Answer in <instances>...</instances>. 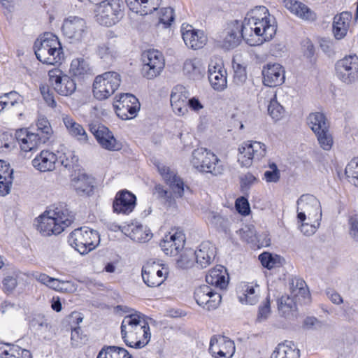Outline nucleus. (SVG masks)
<instances>
[{
  "instance_id": "f257e3e1",
  "label": "nucleus",
  "mask_w": 358,
  "mask_h": 358,
  "mask_svg": "<svg viewBox=\"0 0 358 358\" xmlns=\"http://www.w3.org/2000/svg\"><path fill=\"white\" fill-rule=\"evenodd\" d=\"M246 36V43L256 46L268 41L275 36L277 27L274 18L264 6L251 9L242 22Z\"/></svg>"
},
{
  "instance_id": "f03ea898",
  "label": "nucleus",
  "mask_w": 358,
  "mask_h": 358,
  "mask_svg": "<svg viewBox=\"0 0 358 358\" xmlns=\"http://www.w3.org/2000/svg\"><path fill=\"white\" fill-rule=\"evenodd\" d=\"M124 312L129 313L121 324V335L127 346L136 349L145 346L150 338V327L146 317L141 313L125 307Z\"/></svg>"
},
{
  "instance_id": "7ed1b4c3",
  "label": "nucleus",
  "mask_w": 358,
  "mask_h": 358,
  "mask_svg": "<svg viewBox=\"0 0 358 358\" xmlns=\"http://www.w3.org/2000/svg\"><path fill=\"white\" fill-rule=\"evenodd\" d=\"M72 212L59 206L45 210L37 220V230L44 236L57 235L74 221Z\"/></svg>"
},
{
  "instance_id": "20e7f679",
  "label": "nucleus",
  "mask_w": 358,
  "mask_h": 358,
  "mask_svg": "<svg viewBox=\"0 0 358 358\" xmlns=\"http://www.w3.org/2000/svg\"><path fill=\"white\" fill-rule=\"evenodd\" d=\"M34 49L36 58L41 62L51 65L61 63L63 51L61 43L55 35L45 33L36 39Z\"/></svg>"
},
{
  "instance_id": "39448f33",
  "label": "nucleus",
  "mask_w": 358,
  "mask_h": 358,
  "mask_svg": "<svg viewBox=\"0 0 358 358\" xmlns=\"http://www.w3.org/2000/svg\"><path fill=\"white\" fill-rule=\"evenodd\" d=\"M191 163L199 171L215 176L222 174L224 171V166L217 155L202 148L193 151Z\"/></svg>"
},
{
  "instance_id": "423d86ee",
  "label": "nucleus",
  "mask_w": 358,
  "mask_h": 358,
  "mask_svg": "<svg viewBox=\"0 0 358 358\" xmlns=\"http://www.w3.org/2000/svg\"><path fill=\"white\" fill-rule=\"evenodd\" d=\"M71 246L81 255H85L95 249L99 244L98 232L87 227H82L73 230L68 240Z\"/></svg>"
},
{
  "instance_id": "0eeeda50",
  "label": "nucleus",
  "mask_w": 358,
  "mask_h": 358,
  "mask_svg": "<svg viewBox=\"0 0 358 358\" xmlns=\"http://www.w3.org/2000/svg\"><path fill=\"white\" fill-rule=\"evenodd\" d=\"M120 75L115 71H107L95 77L92 85L94 96L100 101L107 99L119 88Z\"/></svg>"
},
{
  "instance_id": "6e6552de",
  "label": "nucleus",
  "mask_w": 358,
  "mask_h": 358,
  "mask_svg": "<svg viewBox=\"0 0 358 358\" xmlns=\"http://www.w3.org/2000/svg\"><path fill=\"white\" fill-rule=\"evenodd\" d=\"M215 253L216 248L215 245L209 241H205L201 243L194 252L191 250L185 251L180 256L178 264L181 266L189 267L193 264L192 257H194L196 264L201 268H206L215 259Z\"/></svg>"
},
{
  "instance_id": "1a4fd4ad",
  "label": "nucleus",
  "mask_w": 358,
  "mask_h": 358,
  "mask_svg": "<svg viewBox=\"0 0 358 358\" xmlns=\"http://www.w3.org/2000/svg\"><path fill=\"white\" fill-rule=\"evenodd\" d=\"M124 16V3L122 0H106L96 9V21L101 25L111 27Z\"/></svg>"
},
{
  "instance_id": "9d476101",
  "label": "nucleus",
  "mask_w": 358,
  "mask_h": 358,
  "mask_svg": "<svg viewBox=\"0 0 358 358\" xmlns=\"http://www.w3.org/2000/svg\"><path fill=\"white\" fill-rule=\"evenodd\" d=\"M297 221L321 220L322 209L319 200L313 195H301L296 201Z\"/></svg>"
},
{
  "instance_id": "9b49d317",
  "label": "nucleus",
  "mask_w": 358,
  "mask_h": 358,
  "mask_svg": "<svg viewBox=\"0 0 358 358\" xmlns=\"http://www.w3.org/2000/svg\"><path fill=\"white\" fill-rule=\"evenodd\" d=\"M266 154V146L259 141L243 142L238 148V162L241 166L250 167L253 162H259Z\"/></svg>"
},
{
  "instance_id": "f8f14e48",
  "label": "nucleus",
  "mask_w": 358,
  "mask_h": 358,
  "mask_svg": "<svg viewBox=\"0 0 358 358\" xmlns=\"http://www.w3.org/2000/svg\"><path fill=\"white\" fill-rule=\"evenodd\" d=\"M335 74L337 78L346 85L358 80V57L355 55L345 56L336 62Z\"/></svg>"
},
{
  "instance_id": "ddd939ff",
  "label": "nucleus",
  "mask_w": 358,
  "mask_h": 358,
  "mask_svg": "<svg viewBox=\"0 0 358 358\" xmlns=\"http://www.w3.org/2000/svg\"><path fill=\"white\" fill-rule=\"evenodd\" d=\"M62 30L64 36L71 43L81 42L87 34L85 20L77 16H70L65 19Z\"/></svg>"
},
{
  "instance_id": "4468645a",
  "label": "nucleus",
  "mask_w": 358,
  "mask_h": 358,
  "mask_svg": "<svg viewBox=\"0 0 358 358\" xmlns=\"http://www.w3.org/2000/svg\"><path fill=\"white\" fill-rule=\"evenodd\" d=\"M143 62L142 73L148 79L158 76L164 67L162 54L156 50L145 51L141 56Z\"/></svg>"
},
{
  "instance_id": "2eb2a0df",
  "label": "nucleus",
  "mask_w": 358,
  "mask_h": 358,
  "mask_svg": "<svg viewBox=\"0 0 358 358\" xmlns=\"http://www.w3.org/2000/svg\"><path fill=\"white\" fill-rule=\"evenodd\" d=\"M113 106L117 115L122 120H130L135 117L140 109L138 99L131 94H120L115 96Z\"/></svg>"
},
{
  "instance_id": "dca6fc26",
  "label": "nucleus",
  "mask_w": 358,
  "mask_h": 358,
  "mask_svg": "<svg viewBox=\"0 0 358 358\" xmlns=\"http://www.w3.org/2000/svg\"><path fill=\"white\" fill-rule=\"evenodd\" d=\"M168 275L169 268L155 262H148L142 268L143 280L150 287L161 285L166 280Z\"/></svg>"
},
{
  "instance_id": "f3484780",
  "label": "nucleus",
  "mask_w": 358,
  "mask_h": 358,
  "mask_svg": "<svg viewBox=\"0 0 358 358\" xmlns=\"http://www.w3.org/2000/svg\"><path fill=\"white\" fill-rule=\"evenodd\" d=\"M243 39L246 42L245 29L242 22L233 20L228 23L227 28L222 32L220 42L224 48L230 50L237 47Z\"/></svg>"
},
{
  "instance_id": "a211bd4d",
  "label": "nucleus",
  "mask_w": 358,
  "mask_h": 358,
  "mask_svg": "<svg viewBox=\"0 0 358 358\" xmlns=\"http://www.w3.org/2000/svg\"><path fill=\"white\" fill-rule=\"evenodd\" d=\"M49 81L54 90L62 96L72 94L76 90L75 81L59 69L48 71Z\"/></svg>"
},
{
  "instance_id": "6ab92c4d",
  "label": "nucleus",
  "mask_w": 358,
  "mask_h": 358,
  "mask_svg": "<svg viewBox=\"0 0 358 358\" xmlns=\"http://www.w3.org/2000/svg\"><path fill=\"white\" fill-rule=\"evenodd\" d=\"M194 297L196 303L208 311L217 308L222 301L221 294L206 285L197 287Z\"/></svg>"
},
{
  "instance_id": "aec40b11",
  "label": "nucleus",
  "mask_w": 358,
  "mask_h": 358,
  "mask_svg": "<svg viewBox=\"0 0 358 358\" xmlns=\"http://www.w3.org/2000/svg\"><path fill=\"white\" fill-rule=\"evenodd\" d=\"M194 297L196 303L208 311L217 308L222 301L221 294L206 285L197 287Z\"/></svg>"
},
{
  "instance_id": "412c9836",
  "label": "nucleus",
  "mask_w": 358,
  "mask_h": 358,
  "mask_svg": "<svg viewBox=\"0 0 358 358\" xmlns=\"http://www.w3.org/2000/svg\"><path fill=\"white\" fill-rule=\"evenodd\" d=\"M185 241V234L182 231H173L161 241L160 247L166 255L176 256L183 248Z\"/></svg>"
},
{
  "instance_id": "4be33fe9",
  "label": "nucleus",
  "mask_w": 358,
  "mask_h": 358,
  "mask_svg": "<svg viewBox=\"0 0 358 358\" xmlns=\"http://www.w3.org/2000/svg\"><path fill=\"white\" fill-rule=\"evenodd\" d=\"M189 92L182 85H176L172 90L170 101L173 111L178 116H184L188 113L187 102Z\"/></svg>"
},
{
  "instance_id": "5701e85b",
  "label": "nucleus",
  "mask_w": 358,
  "mask_h": 358,
  "mask_svg": "<svg viewBox=\"0 0 358 358\" xmlns=\"http://www.w3.org/2000/svg\"><path fill=\"white\" fill-rule=\"evenodd\" d=\"M34 278L50 289L59 292H73L76 290V285L71 280H63L50 277L45 273H36Z\"/></svg>"
},
{
  "instance_id": "b1692460",
  "label": "nucleus",
  "mask_w": 358,
  "mask_h": 358,
  "mask_svg": "<svg viewBox=\"0 0 358 358\" xmlns=\"http://www.w3.org/2000/svg\"><path fill=\"white\" fill-rule=\"evenodd\" d=\"M262 73L263 83L266 86L274 87L282 85L285 81V71L279 64H268L263 67Z\"/></svg>"
},
{
  "instance_id": "393cba45",
  "label": "nucleus",
  "mask_w": 358,
  "mask_h": 358,
  "mask_svg": "<svg viewBox=\"0 0 358 358\" xmlns=\"http://www.w3.org/2000/svg\"><path fill=\"white\" fill-rule=\"evenodd\" d=\"M157 169L166 184L169 185L174 196L181 198L185 192V185L182 180L173 171H171L169 167L165 165L159 164Z\"/></svg>"
},
{
  "instance_id": "a878e982",
  "label": "nucleus",
  "mask_w": 358,
  "mask_h": 358,
  "mask_svg": "<svg viewBox=\"0 0 358 358\" xmlns=\"http://www.w3.org/2000/svg\"><path fill=\"white\" fill-rule=\"evenodd\" d=\"M182 36L187 46L198 50L202 48L207 43V36L201 30L194 29L191 25L182 27Z\"/></svg>"
},
{
  "instance_id": "bb28decb",
  "label": "nucleus",
  "mask_w": 358,
  "mask_h": 358,
  "mask_svg": "<svg viewBox=\"0 0 358 358\" xmlns=\"http://www.w3.org/2000/svg\"><path fill=\"white\" fill-rule=\"evenodd\" d=\"M136 196L124 189L117 193L113 201V210L115 213L128 215L136 206Z\"/></svg>"
},
{
  "instance_id": "cd10ccee",
  "label": "nucleus",
  "mask_w": 358,
  "mask_h": 358,
  "mask_svg": "<svg viewBox=\"0 0 358 358\" xmlns=\"http://www.w3.org/2000/svg\"><path fill=\"white\" fill-rule=\"evenodd\" d=\"M15 138L21 150L24 152L31 151L43 144L41 141H39L37 135L29 132L27 129L17 130Z\"/></svg>"
},
{
  "instance_id": "c85d7f7f",
  "label": "nucleus",
  "mask_w": 358,
  "mask_h": 358,
  "mask_svg": "<svg viewBox=\"0 0 358 358\" xmlns=\"http://www.w3.org/2000/svg\"><path fill=\"white\" fill-rule=\"evenodd\" d=\"M284 3L287 10L301 20L313 22L317 18L315 13L302 2L285 0Z\"/></svg>"
},
{
  "instance_id": "c756f323",
  "label": "nucleus",
  "mask_w": 358,
  "mask_h": 358,
  "mask_svg": "<svg viewBox=\"0 0 358 358\" xmlns=\"http://www.w3.org/2000/svg\"><path fill=\"white\" fill-rule=\"evenodd\" d=\"M206 281L215 288L224 289L229 283V274L224 266L217 265L209 271L206 276Z\"/></svg>"
},
{
  "instance_id": "7c9ffc66",
  "label": "nucleus",
  "mask_w": 358,
  "mask_h": 358,
  "mask_svg": "<svg viewBox=\"0 0 358 358\" xmlns=\"http://www.w3.org/2000/svg\"><path fill=\"white\" fill-rule=\"evenodd\" d=\"M129 8L140 15L152 13L161 4L162 0H125Z\"/></svg>"
},
{
  "instance_id": "2f4dec72",
  "label": "nucleus",
  "mask_w": 358,
  "mask_h": 358,
  "mask_svg": "<svg viewBox=\"0 0 358 358\" xmlns=\"http://www.w3.org/2000/svg\"><path fill=\"white\" fill-rule=\"evenodd\" d=\"M58 158L54 152L49 150H42L33 160L32 165L37 170L45 172L55 169Z\"/></svg>"
},
{
  "instance_id": "473e14b6",
  "label": "nucleus",
  "mask_w": 358,
  "mask_h": 358,
  "mask_svg": "<svg viewBox=\"0 0 358 358\" xmlns=\"http://www.w3.org/2000/svg\"><path fill=\"white\" fill-rule=\"evenodd\" d=\"M93 133L103 148L108 150H117L120 148L113 134L106 127L99 125Z\"/></svg>"
},
{
  "instance_id": "72a5a7b5",
  "label": "nucleus",
  "mask_w": 358,
  "mask_h": 358,
  "mask_svg": "<svg viewBox=\"0 0 358 358\" xmlns=\"http://www.w3.org/2000/svg\"><path fill=\"white\" fill-rule=\"evenodd\" d=\"M208 80L214 90L222 91L227 87V72L220 64H209Z\"/></svg>"
},
{
  "instance_id": "f704fd0d",
  "label": "nucleus",
  "mask_w": 358,
  "mask_h": 358,
  "mask_svg": "<svg viewBox=\"0 0 358 358\" xmlns=\"http://www.w3.org/2000/svg\"><path fill=\"white\" fill-rule=\"evenodd\" d=\"M238 296L239 301L242 304L255 305L259 301V287L257 284L243 283L240 287Z\"/></svg>"
},
{
  "instance_id": "c9c22d12",
  "label": "nucleus",
  "mask_w": 358,
  "mask_h": 358,
  "mask_svg": "<svg viewBox=\"0 0 358 358\" xmlns=\"http://www.w3.org/2000/svg\"><path fill=\"white\" fill-rule=\"evenodd\" d=\"M352 20V14L343 12L334 17L333 33L336 39L343 38L349 29Z\"/></svg>"
},
{
  "instance_id": "e433bc0d",
  "label": "nucleus",
  "mask_w": 358,
  "mask_h": 358,
  "mask_svg": "<svg viewBox=\"0 0 358 358\" xmlns=\"http://www.w3.org/2000/svg\"><path fill=\"white\" fill-rule=\"evenodd\" d=\"M63 122L69 134L82 143L88 141L87 134L83 127L68 115L63 116Z\"/></svg>"
},
{
  "instance_id": "4c0bfd02",
  "label": "nucleus",
  "mask_w": 358,
  "mask_h": 358,
  "mask_svg": "<svg viewBox=\"0 0 358 358\" xmlns=\"http://www.w3.org/2000/svg\"><path fill=\"white\" fill-rule=\"evenodd\" d=\"M299 350L291 341L278 344L271 358H299Z\"/></svg>"
},
{
  "instance_id": "58836bf2",
  "label": "nucleus",
  "mask_w": 358,
  "mask_h": 358,
  "mask_svg": "<svg viewBox=\"0 0 358 358\" xmlns=\"http://www.w3.org/2000/svg\"><path fill=\"white\" fill-rule=\"evenodd\" d=\"M93 178L85 174H80L73 180V186L80 196H90L93 192Z\"/></svg>"
},
{
  "instance_id": "ea45409f",
  "label": "nucleus",
  "mask_w": 358,
  "mask_h": 358,
  "mask_svg": "<svg viewBox=\"0 0 358 358\" xmlns=\"http://www.w3.org/2000/svg\"><path fill=\"white\" fill-rule=\"evenodd\" d=\"M36 132L34 133L43 144L49 141L53 134V130L48 120L43 115H38L36 121Z\"/></svg>"
},
{
  "instance_id": "a19ab883",
  "label": "nucleus",
  "mask_w": 358,
  "mask_h": 358,
  "mask_svg": "<svg viewBox=\"0 0 358 358\" xmlns=\"http://www.w3.org/2000/svg\"><path fill=\"white\" fill-rule=\"evenodd\" d=\"M69 71L73 76L83 78L91 73V68L86 59L78 57L71 61Z\"/></svg>"
},
{
  "instance_id": "79ce46f5",
  "label": "nucleus",
  "mask_w": 358,
  "mask_h": 358,
  "mask_svg": "<svg viewBox=\"0 0 358 358\" xmlns=\"http://www.w3.org/2000/svg\"><path fill=\"white\" fill-rule=\"evenodd\" d=\"M13 181V169L10 167V164L6 162L1 160V196H6L10 192Z\"/></svg>"
},
{
  "instance_id": "37998d69",
  "label": "nucleus",
  "mask_w": 358,
  "mask_h": 358,
  "mask_svg": "<svg viewBox=\"0 0 358 358\" xmlns=\"http://www.w3.org/2000/svg\"><path fill=\"white\" fill-rule=\"evenodd\" d=\"M307 122L315 134L320 131H324V129L327 128H329V124L326 117L321 113H310L308 117Z\"/></svg>"
},
{
  "instance_id": "c03bdc74",
  "label": "nucleus",
  "mask_w": 358,
  "mask_h": 358,
  "mask_svg": "<svg viewBox=\"0 0 358 358\" xmlns=\"http://www.w3.org/2000/svg\"><path fill=\"white\" fill-rule=\"evenodd\" d=\"M204 70L205 68L197 59H187L183 65L184 73L193 79L199 78L204 72Z\"/></svg>"
},
{
  "instance_id": "a18cd8bd",
  "label": "nucleus",
  "mask_w": 358,
  "mask_h": 358,
  "mask_svg": "<svg viewBox=\"0 0 358 358\" xmlns=\"http://www.w3.org/2000/svg\"><path fill=\"white\" fill-rule=\"evenodd\" d=\"M129 237L136 242H145L151 238L150 230L142 224L133 225Z\"/></svg>"
},
{
  "instance_id": "49530a36",
  "label": "nucleus",
  "mask_w": 358,
  "mask_h": 358,
  "mask_svg": "<svg viewBox=\"0 0 358 358\" xmlns=\"http://www.w3.org/2000/svg\"><path fill=\"white\" fill-rule=\"evenodd\" d=\"M8 349H5L2 352L3 358H32L30 352L22 349L17 345H10L6 344Z\"/></svg>"
},
{
  "instance_id": "de8ad7c7",
  "label": "nucleus",
  "mask_w": 358,
  "mask_h": 358,
  "mask_svg": "<svg viewBox=\"0 0 358 358\" xmlns=\"http://www.w3.org/2000/svg\"><path fill=\"white\" fill-rule=\"evenodd\" d=\"M58 161L62 166L66 169H73L78 162V157L75 155L72 150H66V152H58Z\"/></svg>"
},
{
  "instance_id": "09e8293b",
  "label": "nucleus",
  "mask_w": 358,
  "mask_h": 358,
  "mask_svg": "<svg viewBox=\"0 0 358 358\" xmlns=\"http://www.w3.org/2000/svg\"><path fill=\"white\" fill-rule=\"evenodd\" d=\"M279 311L285 316H288L296 309V302L289 296H282L278 301Z\"/></svg>"
},
{
  "instance_id": "8fccbe9b",
  "label": "nucleus",
  "mask_w": 358,
  "mask_h": 358,
  "mask_svg": "<svg viewBox=\"0 0 358 358\" xmlns=\"http://www.w3.org/2000/svg\"><path fill=\"white\" fill-rule=\"evenodd\" d=\"M21 103V96L15 91L5 93L1 95V110L5 108H10L20 105Z\"/></svg>"
},
{
  "instance_id": "3c124183",
  "label": "nucleus",
  "mask_w": 358,
  "mask_h": 358,
  "mask_svg": "<svg viewBox=\"0 0 358 358\" xmlns=\"http://www.w3.org/2000/svg\"><path fill=\"white\" fill-rule=\"evenodd\" d=\"M96 52L99 57L107 63L113 61L117 55L115 46L108 43L99 45Z\"/></svg>"
},
{
  "instance_id": "603ef678",
  "label": "nucleus",
  "mask_w": 358,
  "mask_h": 358,
  "mask_svg": "<svg viewBox=\"0 0 358 358\" xmlns=\"http://www.w3.org/2000/svg\"><path fill=\"white\" fill-rule=\"evenodd\" d=\"M5 275L2 283L3 289L5 293L9 294L12 293L17 285L18 273L16 271H12L10 273H3Z\"/></svg>"
},
{
  "instance_id": "864d4df0",
  "label": "nucleus",
  "mask_w": 358,
  "mask_h": 358,
  "mask_svg": "<svg viewBox=\"0 0 358 358\" xmlns=\"http://www.w3.org/2000/svg\"><path fill=\"white\" fill-rule=\"evenodd\" d=\"M268 112L275 120H278L283 116L284 108L276 100L275 94H273L269 99Z\"/></svg>"
},
{
  "instance_id": "5fc2aeb1",
  "label": "nucleus",
  "mask_w": 358,
  "mask_h": 358,
  "mask_svg": "<svg viewBox=\"0 0 358 358\" xmlns=\"http://www.w3.org/2000/svg\"><path fill=\"white\" fill-rule=\"evenodd\" d=\"M320 147L324 150H330L332 148L334 141L329 131V128L320 131L315 134Z\"/></svg>"
},
{
  "instance_id": "6e6d98bb",
  "label": "nucleus",
  "mask_w": 358,
  "mask_h": 358,
  "mask_svg": "<svg viewBox=\"0 0 358 358\" xmlns=\"http://www.w3.org/2000/svg\"><path fill=\"white\" fill-rule=\"evenodd\" d=\"M345 173L350 181L358 187V158L352 159L348 164Z\"/></svg>"
},
{
  "instance_id": "4d7b16f0",
  "label": "nucleus",
  "mask_w": 358,
  "mask_h": 358,
  "mask_svg": "<svg viewBox=\"0 0 358 358\" xmlns=\"http://www.w3.org/2000/svg\"><path fill=\"white\" fill-rule=\"evenodd\" d=\"M220 350L223 352V355H221L222 358H230L232 357L233 354L235 351L234 343L227 339L224 336H220Z\"/></svg>"
},
{
  "instance_id": "13d9d810",
  "label": "nucleus",
  "mask_w": 358,
  "mask_h": 358,
  "mask_svg": "<svg viewBox=\"0 0 358 358\" xmlns=\"http://www.w3.org/2000/svg\"><path fill=\"white\" fill-rule=\"evenodd\" d=\"M99 352H103V358H122V356L128 355L127 350L117 346H108Z\"/></svg>"
},
{
  "instance_id": "bf43d9fd",
  "label": "nucleus",
  "mask_w": 358,
  "mask_h": 358,
  "mask_svg": "<svg viewBox=\"0 0 358 358\" xmlns=\"http://www.w3.org/2000/svg\"><path fill=\"white\" fill-rule=\"evenodd\" d=\"M268 169L264 173V179L267 182H277L280 178V172L274 162L268 164Z\"/></svg>"
},
{
  "instance_id": "052dcab7",
  "label": "nucleus",
  "mask_w": 358,
  "mask_h": 358,
  "mask_svg": "<svg viewBox=\"0 0 358 358\" xmlns=\"http://www.w3.org/2000/svg\"><path fill=\"white\" fill-rule=\"evenodd\" d=\"M292 294L294 296H301L303 298L309 296V292L305 281L302 279H295L292 281Z\"/></svg>"
},
{
  "instance_id": "680f3d73",
  "label": "nucleus",
  "mask_w": 358,
  "mask_h": 358,
  "mask_svg": "<svg viewBox=\"0 0 358 358\" xmlns=\"http://www.w3.org/2000/svg\"><path fill=\"white\" fill-rule=\"evenodd\" d=\"M320 220H306V221H298L301 223L299 229L306 236H311L315 233L317 227L320 225Z\"/></svg>"
},
{
  "instance_id": "e2e57ef3",
  "label": "nucleus",
  "mask_w": 358,
  "mask_h": 358,
  "mask_svg": "<svg viewBox=\"0 0 358 358\" xmlns=\"http://www.w3.org/2000/svg\"><path fill=\"white\" fill-rule=\"evenodd\" d=\"M208 220L213 226L217 229L225 231L227 228L228 220L218 213L214 212L210 213Z\"/></svg>"
},
{
  "instance_id": "0e129e2a",
  "label": "nucleus",
  "mask_w": 358,
  "mask_h": 358,
  "mask_svg": "<svg viewBox=\"0 0 358 358\" xmlns=\"http://www.w3.org/2000/svg\"><path fill=\"white\" fill-rule=\"evenodd\" d=\"M159 20L160 23L164 25V27H169L171 24V22L174 20L173 9L171 7L162 8Z\"/></svg>"
},
{
  "instance_id": "69168bd1",
  "label": "nucleus",
  "mask_w": 358,
  "mask_h": 358,
  "mask_svg": "<svg viewBox=\"0 0 358 358\" xmlns=\"http://www.w3.org/2000/svg\"><path fill=\"white\" fill-rule=\"evenodd\" d=\"M15 134L13 135L10 131H3L1 134V147L12 149L16 146Z\"/></svg>"
},
{
  "instance_id": "338daca9",
  "label": "nucleus",
  "mask_w": 358,
  "mask_h": 358,
  "mask_svg": "<svg viewBox=\"0 0 358 358\" xmlns=\"http://www.w3.org/2000/svg\"><path fill=\"white\" fill-rule=\"evenodd\" d=\"M234 83L238 85H243L247 79V73H246L245 69L238 64L236 65V66H234Z\"/></svg>"
},
{
  "instance_id": "774afa93",
  "label": "nucleus",
  "mask_w": 358,
  "mask_h": 358,
  "mask_svg": "<svg viewBox=\"0 0 358 358\" xmlns=\"http://www.w3.org/2000/svg\"><path fill=\"white\" fill-rule=\"evenodd\" d=\"M349 234L354 241L358 242V215H353L349 217Z\"/></svg>"
}]
</instances>
